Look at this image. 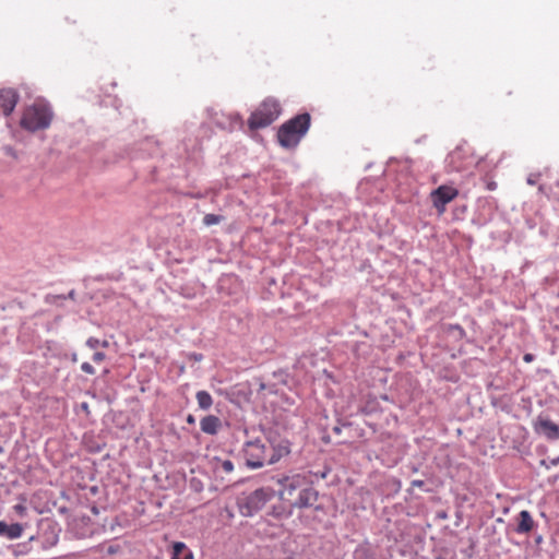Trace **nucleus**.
Instances as JSON below:
<instances>
[{
	"label": "nucleus",
	"mask_w": 559,
	"mask_h": 559,
	"mask_svg": "<svg viewBox=\"0 0 559 559\" xmlns=\"http://www.w3.org/2000/svg\"><path fill=\"white\" fill-rule=\"evenodd\" d=\"M310 121V115L305 112L283 123L277 131L280 145L285 148L296 147L309 130Z\"/></svg>",
	"instance_id": "nucleus-1"
},
{
	"label": "nucleus",
	"mask_w": 559,
	"mask_h": 559,
	"mask_svg": "<svg viewBox=\"0 0 559 559\" xmlns=\"http://www.w3.org/2000/svg\"><path fill=\"white\" fill-rule=\"evenodd\" d=\"M52 111L45 104H34L24 109L21 118V127L24 130L35 132L49 128L52 120Z\"/></svg>",
	"instance_id": "nucleus-2"
},
{
	"label": "nucleus",
	"mask_w": 559,
	"mask_h": 559,
	"mask_svg": "<svg viewBox=\"0 0 559 559\" xmlns=\"http://www.w3.org/2000/svg\"><path fill=\"white\" fill-rule=\"evenodd\" d=\"M281 105L273 97L265 98L248 119L251 130L262 129L270 126L281 115Z\"/></svg>",
	"instance_id": "nucleus-3"
},
{
	"label": "nucleus",
	"mask_w": 559,
	"mask_h": 559,
	"mask_svg": "<svg viewBox=\"0 0 559 559\" xmlns=\"http://www.w3.org/2000/svg\"><path fill=\"white\" fill-rule=\"evenodd\" d=\"M274 497V490L270 487H262L249 495L238 498L237 506L242 516H252L260 511L266 502Z\"/></svg>",
	"instance_id": "nucleus-4"
},
{
	"label": "nucleus",
	"mask_w": 559,
	"mask_h": 559,
	"mask_svg": "<svg viewBox=\"0 0 559 559\" xmlns=\"http://www.w3.org/2000/svg\"><path fill=\"white\" fill-rule=\"evenodd\" d=\"M243 454L250 468H260L270 464L269 447L259 439L246 442Z\"/></svg>",
	"instance_id": "nucleus-5"
},
{
	"label": "nucleus",
	"mask_w": 559,
	"mask_h": 559,
	"mask_svg": "<svg viewBox=\"0 0 559 559\" xmlns=\"http://www.w3.org/2000/svg\"><path fill=\"white\" fill-rule=\"evenodd\" d=\"M281 486L278 496L282 500L293 502L295 491L301 490L308 484V478L301 474H293L276 479Z\"/></svg>",
	"instance_id": "nucleus-6"
},
{
	"label": "nucleus",
	"mask_w": 559,
	"mask_h": 559,
	"mask_svg": "<svg viewBox=\"0 0 559 559\" xmlns=\"http://www.w3.org/2000/svg\"><path fill=\"white\" fill-rule=\"evenodd\" d=\"M459 195V190L454 187L442 185L430 193L433 206L439 214H443L445 205Z\"/></svg>",
	"instance_id": "nucleus-7"
},
{
	"label": "nucleus",
	"mask_w": 559,
	"mask_h": 559,
	"mask_svg": "<svg viewBox=\"0 0 559 559\" xmlns=\"http://www.w3.org/2000/svg\"><path fill=\"white\" fill-rule=\"evenodd\" d=\"M534 429L538 435H543L548 440L559 439V426L548 417L538 416L534 423Z\"/></svg>",
	"instance_id": "nucleus-8"
},
{
	"label": "nucleus",
	"mask_w": 559,
	"mask_h": 559,
	"mask_svg": "<svg viewBox=\"0 0 559 559\" xmlns=\"http://www.w3.org/2000/svg\"><path fill=\"white\" fill-rule=\"evenodd\" d=\"M19 102V94L14 88L5 87L0 90V108L4 116L13 112Z\"/></svg>",
	"instance_id": "nucleus-9"
},
{
	"label": "nucleus",
	"mask_w": 559,
	"mask_h": 559,
	"mask_svg": "<svg viewBox=\"0 0 559 559\" xmlns=\"http://www.w3.org/2000/svg\"><path fill=\"white\" fill-rule=\"evenodd\" d=\"M317 500L318 491L307 484L301 488L298 497L292 502V506L296 508H307L311 507Z\"/></svg>",
	"instance_id": "nucleus-10"
},
{
	"label": "nucleus",
	"mask_w": 559,
	"mask_h": 559,
	"mask_svg": "<svg viewBox=\"0 0 559 559\" xmlns=\"http://www.w3.org/2000/svg\"><path fill=\"white\" fill-rule=\"evenodd\" d=\"M534 526H535V522H534L531 513L527 510H522L518 516V526L515 530L516 533L527 534L534 528Z\"/></svg>",
	"instance_id": "nucleus-11"
},
{
	"label": "nucleus",
	"mask_w": 559,
	"mask_h": 559,
	"mask_svg": "<svg viewBox=\"0 0 559 559\" xmlns=\"http://www.w3.org/2000/svg\"><path fill=\"white\" fill-rule=\"evenodd\" d=\"M221 426V419L214 415L205 416L200 421L201 430L207 435H216Z\"/></svg>",
	"instance_id": "nucleus-12"
},
{
	"label": "nucleus",
	"mask_w": 559,
	"mask_h": 559,
	"mask_svg": "<svg viewBox=\"0 0 559 559\" xmlns=\"http://www.w3.org/2000/svg\"><path fill=\"white\" fill-rule=\"evenodd\" d=\"M290 452L288 441H282L277 445L269 447L270 464L278 462L282 457L288 455Z\"/></svg>",
	"instance_id": "nucleus-13"
},
{
	"label": "nucleus",
	"mask_w": 559,
	"mask_h": 559,
	"mask_svg": "<svg viewBox=\"0 0 559 559\" xmlns=\"http://www.w3.org/2000/svg\"><path fill=\"white\" fill-rule=\"evenodd\" d=\"M23 527L19 523L8 524L4 521H0V535L5 536L9 539H16L22 536Z\"/></svg>",
	"instance_id": "nucleus-14"
},
{
	"label": "nucleus",
	"mask_w": 559,
	"mask_h": 559,
	"mask_svg": "<svg viewBox=\"0 0 559 559\" xmlns=\"http://www.w3.org/2000/svg\"><path fill=\"white\" fill-rule=\"evenodd\" d=\"M171 559H193V554L187 548L182 542H176L173 545Z\"/></svg>",
	"instance_id": "nucleus-15"
},
{
	"label": "nucleus",
	"mask_w": 559,
	"mask_h": 559,
	"mask_svg": "<svg viewBox=\"0 0 559 559\" xmlns=\"http://www.w3.org/2000/svg\"><path fill=\"white\" fill-rule=\"evenodd\" d=\"M197 401L198 405L202 409H209L213 405V399L211 394L206 391H199L197 392Z\"/></svg>",
	"instance_id": "nucleus-16"
},
{
	"label": "nucleus",
	"mask_w": 559,
	"mask_h": 559,
	"mask_svg": "<svg viewBox=\"0 0 559 559\" xmlns=\"http://www.w3.org/2000/svg\"><path fill=\"white\" fill-rule=\"evenodd\" d=\"M223 219L222 216L219 215H216V214H206L204 217H203V223L204 225L206 226H212V225H215V224H218L221 223Z\"/></svg>",
	"instance_id": "nucleus-17"
},
{
	"label": "nucleus",
	"mask_w": 559,
	"mask_h": 559,
	"mask_svg": "<svg viewBox=\"0 0 559 559\" xmlns=\"http://www.w3.org/2000/svg\"><path fill=\"white\" fill-rule=\"evenodd\" d=\"M217 468L222 469L223 472L228 474L234 471V464L231 461L225 460V461L219 462V465H217Z\"/></svg>",
	"instance_id": "nucleus-18"
},
{
	"label": "nucleus",
	"mask_w": 559,
	"mask_h": 559,
	"mask_svg": "<svg viewBox=\"0 0 559 559\" xmlns=\"http://www.w3.org/2000/svg\"><path fill=\"white\" fill-rule=\"evenodd\" d=\"M100 550H105L108 555H115L120 551V547L118 545H109L107 547L99 546Z\"/></svg>",
	"instance_id": "nucleus-19"
},
{
	"label": "nucleus",
	"mask_w": 559,
	"mask_h": 559,
	"mask_svg": "<svg viewBox=\"0 0 559 559\" xmlns=\"http://www.w3.org/2000/svg\"><path fill=\"white\" fill-rule=\"evenodd\" d=\"M81 370L87 374H95V368L90 362H83L81 365Z\"/></svg>",
	"instance_id": "nucleus-20"
},
{
	"label": "nucleus",
	"mask_w": 559,
	"mask_h": 559,
	"mask_svg": "<svg viewBox=\"0 0 559 559\" xmlns=\"http://www.w3.org/2000/svg\"><path fill=\"white\" fill-rule=\"evenodd\" d=\"M105 359H106V355H105L103 352H96V353H94V355L92 356V360H93L95 364H100V362H103Z\"/></svg>",
	"instance_id": "nucleus-21"
},
{
	"label": "nucleus",
	"mask_w": 559,
	"mask_h": 559,
	"mask_svg": "<svg viewBox=\"0 0 559 559\" xmlns=\"http://www.w3.org/2000/svg\"><path fill=\"white\" fill-rule=\"evenodd\" d=\"M3 151H4V154L7 156H10V157H12L14 159L17 158V153H16V151L12 146H4Z\"/></svg>",
	"instance_id": "nucleus-22"
},
{
	"label": "nucleus",
	"mask_w": 559,
	"mask_h": 559,
	"mask_svg": "<svg viewBox=\"0 0 559 559\" xmlns=\"http://www.w3.org/2000/svg\"><path fill=\"white\" fill-rule=\"evenodd\" d=\"M462 150L461 148H456L454 150L451 154H450V160H451V164H454V162L456 159H459L462 155Z\"/></svg>",
	"instance_id": "nucleus-23"
},
{
	"label": "nucleus",
	"mask_w": 559,
	"mask_h": 559,
	"mask_svg": "<svg viewBox=\"0 0 559 559\" xmlns=\"http://www.w3.org/2000/svg\"><path fill=\"white\" fill-rule=\"evenodd\" d=\"M86 345L92 348V349H95L98 345H99V341L97 338H94V337H90L87 341H86Z\"/></svg>",
	"instance_id": "nucleus-24"
},
{
	"label": "nucleus",
	"mask_w": 559,
	"mask_h": 559,
	"mask_svg": "<svg viewBox=\"0 0 559 559\" xmlns=\"http://www.w3.org/2000/svg\"><path fill=\"white\" fill-rule=\"evenodd\" d=\"M538 177L539 175H535V174H531L528 177H527V183L531 185V186H534L537 183L538 181Z\"/></svg>",
	"instance_id": "nucleus-25"
},
{
	"label": "nucleus",
	"mask_w": 559,
	"mask_h": 559,
	"mask_svg": "<svg viewBox=\"0 0 559 559\" xmlns=\"http://www.w3.org/2000/svg\"><path fill=\"white\" fill-rule=\"evenodd\" d=\"M15 511L19 513V514H23L26 510V508L22 504H17L14 507Z\"/></svg>",
	"instance_id": "nucleus-26"
},
{
	"label": "nucleus",
	"mask_w": 559,
	"mask_h": 559,
	"mask_svg": "<svg viewBox=\"0 0 559 559\" xmlns=\"http://www.w3.org/2000/svg\"><path fill=\"white\" fill-rule=\"evenodd\" d=\"M412 485L416 486V487H420L424 485V481L423 480H413Z\"/></svg>",
	"instance_id": "nucleus-27"
},
{
	"label": "nucleus",
	"mask_w": 559,
	"mask_h": 559,
	"mask_svg": "<svg viewBox=\"0 0 559 559\" xmlns=\"http://www.w3.org/2000/svg\"><path fill=\"white\" fill-rule=\"evenodd\" d=\"M194 421H195V419H194V417H193L192 415H189V416L187 417V423H188V424H194Z\"/></svg>",
	"instance_id": "nucleus-28"
},
{
	"label": "nucleus",
	"mask_w": 559,
	"mask_h": 559,
	"mask_svg": "<svg viewBox=\"0 0 559 559\" xmlns=\"http://www.w3.org/2000/svg\"><path fill=\"white\" fill-rule=\"evenodd\" d=\"M532 359H533V356L531 354H526L524 356V360L527 361V362L532 361Z\"/></svg>",
	"instance_id": "nucleus-29"
},
{
	"label": "nucleus",
	"mask_w": 559,
	"mask_h": 559,
	"mask_svg": "<svg viewBox=\"0 0 559 559\" xmlns=\"http://www.w3.org/2000/svg\"><path fill=\"white\" fill-rule=\"evenodd\" d=\"M551 464H552V465H558V464H559V456H558L557 459H554V460L551 461Z\"/></svg>",
	"instance_id": "nucleus-30"
},
{
	"label": "nucleus",
	"mask_w": 559,
	"mask_h": 559,
	"mask_svg": "<svg viewBox=\"0 0 559 559\" xmlns=\"http://www.w3.org/2000/svg\"><path fill=\"white\" fill-rule=\"evenodd\" d=\"M69 297H70V298H73V297H74V292H73V290L69 293Z\"/></svg>",
	"instance_id": "nucleus-31"
}]
</instances>
